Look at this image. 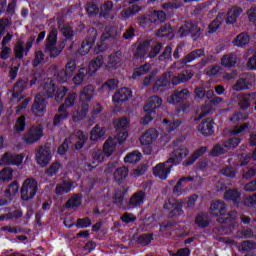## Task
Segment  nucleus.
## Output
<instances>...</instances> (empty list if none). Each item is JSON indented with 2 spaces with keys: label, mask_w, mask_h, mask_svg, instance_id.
Here are the masks:
<instances>
[{
  "label": "nucleus",
  "mask_w": 256,
  "mask_h": 256,
  "mask_svg": "<svg viewBox=\"0 0 256 256\" xmlns=\"http://www.w3.org/2000/svg\"><path fill=\"white\" fill-rule=\"evenodd\" d=\"M57 30L53 29L49 32L46 38V45L44 48L45 53H49L51 59H55V57H59L63 52V49L67 46V40L62 41L57 47Z\"/></svg>",
  "instance_id": "obj_1"
},
{
  "label": "nucleus",
  "mask_w": 256,
  "mask_h": 256,
  "mask_svg": "<svg viewBox=\"0 0 256 256\" xmlns=\"http://www.w3.org/2000/svg\"><path fill=\"white\" fill-rule=\"evenodd\" d=\"M189 97L191 92L187 88L176 89L167 99L170 105H178L179 111L185 113L189 109Z\"/></svg>",
  "instance_id": "obj_2"
},
{
  "label": "nucleus",
  "mask_w": 256,
  "mask_h": 256,
  "mask_svg": "<svg viewBox=\"0 0 256 256\" xmlns=\"http://www.w3.org/2000/svg\"><path fill=\"white\" fill-rule=\"evenodd\" d=\"M167 19V14L163 10H154L150 14H143L138 16V21L140 27L145 29V27H151V25H159V23H165Z\"/></svg>",
  "instance_id": "obj_3"
},
{
  "label": "nucleus",
  "mask_w": 256,
  "mask_h": 256,
  "mask_svg": "<svg viewBox=\"0 0 256 256\" xmlns=\"http://www.w3.org/2000/svg\"><path fill=\"white\" fill-rule=\"evenodd\" d=\"M39 191V183L35 178H26L20 188V197L22 201H31Z\"/></svg>",
  "instance_id": "obj_4"
},
{
  "label": "nucleus",
  "mask_w": 256,
  "mask_h": 256,
  "mask_svg": "<svg viewBox=\"0 0 256 256\" xmlns=\"http://www.w3.org/2000/svg\"><path fill=\"white\" fill-rule=\"evenodd\" d=\"M53 159V154L51 153V147L47 145H40L35 150V161L39 167L45 168Z\"/></svg>",
  "instance_id": "obj_5"
},
{
  "label": "nucleus",
  "mask_w": 256,
  "mask_h": 256,
  "mask_svg": "<svg viewBox=\"0 0 256 256\" xmlns=\"http://www.w3.org/2000/svg\"><path fill=\"white\" fill-rule=\"evenodd\" d=\"M178 35L180 39H185V37H191L193 41H197L201 37V28L194 24L193 22H186L178 29Z\"/></svg>",
  "instance_id": "obj_6"
},
{
  "label": "nucleus",
  "mask_w": 256,
  "mask_h": 256,
  "mask_svg": "<svg viewBox=\"0 0 256 256\" xmlns=\"http://www.w3.org/2000/svg\"><path fill=\"white\" fill-rule=\"evenodd\" d=\"M95 41H97V29L89 28L87 30L86 38L82 41L78 53H80V55H87L95 45Z\"/></svg>",
  "instance_id": "obj_7"
},
{
  "label": "nucleus",
  "mask_w": 256,
  "mask_h": 256,
  "mask_svg": "<svg viewBox=\"0 0 256 256\" xmlns=\"http://www.w3.org/2000/svg\"><path fill=\"white\" fill-rule=\"evenodd\" d=\"M213 217L216 218V222L222 225L223 231H225V203L221 200H216L210 204Z\"/></svg>",
  "instance_id": "obj_8"
},
{
  "label": "nucleus",
  "mask_w": 256,
  "mask_h": 256,
  "mask_svg": "<svg viewBox=\"0 0 256 256\" xmlns=\"http://www.w3.org/2000/svg\"><path fill=\"white\" fill-rule=\"evenodd\" d=\"M43 137V126L41 125H32L28 132L24 136V141L26 145H33L38 141H41Z\"/></svg>",
  "instance_id": "obj_9"
},
{
  "label": "nucleus",
  "mask_w": 256,
  "mask_h": 256,
  "mask_svg": "<svg viewBox=\"0 0 256 256\" xmlns=\"http://www.w3.org/2000/svg\"><path fill=\"white\" fill-rule=\"evenodd\" d=\"M47 103V99L41 95H37L32 104L33 115H35V117H43V115L47 113Z\"/></svg>",
  "instance_id": "obj_10"
},
{
  "label": "nucleus",
  "mask_w": 256,
  "mask_h": 256,
  "mask_svg": "<svg viewBox=\"0 0 256 256\" xmlns=\"http://www.w3.org/2000/svg\"><path fill=\"white\" fill-rule=\"evenodd\" d=\"M171 169H173V164L167 160L164 163H159L153 168L154 177H158L162 181H165L167 177H169V173H171Z\"/></svg>",
  "instance_id": "obj_11"
},
{
  "label": "nucleus",
  "mask_w": 256,
  "mask_h": 256,
  "mask_svg": "<svg viewBox=\"0 0 256 256\" xmlns=\"http://www.w3.org/2000/svg\"><path fill=\"white\" fill-rule=\"evenodd\" d=\"M197 131L203 137H211L215 133V121L211 118H205L198 124Z\"/></svg>",
  "instance_id": "obj_12"
},
{
  "label": "nucleus",
  "mask_w": 256,
  "mask_h": 256,
  "mask_svg": "<svg viewBox=\"0 0 256 256\" xmlns=\"http://www.w3.org/2000/svg\"><path fill=\"white\" fill-rule=\"evenodd\" d=\"M164 209L168 210V217L173 218V217H181L183 213V201L179 200L176 203H172L171 201H167L164 203L163 206Z\"/></svg>",
  "instance_id": "obj_13"
},
{
  "label": "nucleus",
  "mask_w": 256,
  "mask_h": 256,
  "mask_svg": "<svg viewBox=\"0 0 256 256\" xmlns=\"http://www.w3.org/2000/svg\"><path fill=\"white\" fill-rule=\"evenodd\" d=\"M59 29L63 37H65L62 41H66L67 51H73V45H75V42L73 41V37H75L73 27L69 26V24H63L62 27L59 25Z\"/></svg>",
  "instance_id": "obj_14"
},
{
  "label": "nucleus",
  "mask_w": 256,
  "mask_h": 256,
  "mask_svg": "<svg viewBox=\"0 0 256 256\" xmlns=\"http://www.w3.org/2000/svg\"><path fill=\"white\" fill-rule=\"evenodd\" d=\"M23 159L24 156L21 154L6 152L0 159V165H15L19 167V165H22Z\"/></svg>",
  "instance_id": "obj_15"
},
{
  "label": "nucleus",
  "mask_w": 256,
  "mask_h": 256,
  "mask_svg": "<svg viewBox=\"0 0 256 256\" xmlns=\"http://www.w3.org/2000/svg\"><path fill=\"white\" fill-rule=\"evenodd\" d=\"M163 105V99L159 96H152L148 98L147 103L144 105V111L149 112L150 115H157V109Z\"/></svg>",
  "instance_id": "obj_16"
},
{
  "label": "nucleus",
  "mask_w": 256,
  "mask_h": 256,
  "mask_svg": "<svg viewBox=\"0 0 256 256\" xmlns=\"http://www.w3.org/2000/svg\"><path fill=\"white\" fill-rule=\"evenodd\" d=\"M75 181L73 180H62L56 185L55 193L58 197H61V195H67V193H71L73 189H75Z\"/></svg>",
  "instance_id": "obj_17"
},
{
  "label": "nucleus",
  "mask_w": 256,
  "mask_h": 256,
  "mask_svg": "<svg viewBox=\"0 0 256 256\" xmlns=\"http://www.w3.org/2000/svg\"><path fill=\"white\" fill-rule=\"evenodd\" d=\"M193 70H183L182 73L170 78V87H176V85H181V83H187L193 79Z\"/></svg>",
  "instance_id": "obj_18"
},
{
  "label": "nucleus",
  "mask_w": 256,
  "mask_h": 256,
  "mask_svg": "<svg viewBox=\"0 0 256 256\" xmlns=\"http://www.w3.org/2000/svg\"><path fill=\"white\" fill-rule=\"evenodd\" d=\"M189 156V149L187 148H178L172 152V156L168 159V163L173 165H179L185 157Z\"/></svg>",
  "instance_id": "obj_19"
},
{
  "label": "nucleus",
  "mask_w": 256,
  "mask_h": 256,
  "mask_svg": "<svg viewBox=\"0 0 256 256\" xmlns=\"http://www.w3.org/2000/svg\"><path fill=\"white\" fill-rule=\"evenodd\" d=\"M145 197H147L145 192L143 190H139L130 197L127 206L129 207V209L141 207V205L145 203Z\"/></svg>",
  "instance_id": "obj_20"
},
{
  "label": "nucleus",
  "mask_w": 256,
  "mask_h": 256,
  "mask_svg": "<svg viewBox=\"0 0 256 256\" xmlns=\"http://www.w3.org/2000/svg\"><path fill=\"white\" fill-rule=\"evenodd\" d=\"M159 137V132L155 128H149L144 134L140 137L141 145H153Z\"/></svg>",
  "instance_id": "obj_21"
},
{
  "label": "nucleus",
  "mask_w": 256,
  "mask_h": 256,
  "mask_svg": "<svg viewBox=\"0 0 256 256\" xmlns=\"http://www.w3.org/2000/svg\"><path fill=\"white\" fill-rule=\"evenodd\" d=\"M253 87V78L249 75H244L239 78L236 83L232 86L234 91H245Z\"/></svg>",
  "instance_id": "obj_22"
},
{
  "label": "nucleus",
  "mask_w": 256,
  "mask_h": 256,
  "mask_svg": "<svg viewBox=\"0 0 256 256\" xmlns=\"http://www.w3.org/2000/svg\"><path fill=\"white\" fill-rule=\"evenodd\" d=\"M154 239L153 233H144L140 235L135 233L132 236V240L135 241L136 245H140V247H148Z\"/></svg>",
  "instance_id": "obj_23"
},
{
  "label": "nucleus",
  "mask_w": 256,
  "mask_h": 256,
  "mask_svg": "<svg viewBox=\"0 0 256 256\" xmlns=\"http://www.w3.org/2000/svg\"><path fill=\"white\" fill-rule=\"evenodd\" d=\"M29 88V79L27 78H19L17 82L14 84L12 97L13 99H19V96L25 89Z\"/></svg>",
  "instance_id": "obj_24"
},
{
  "label": "nucleus",
  "mask_w": 256,
  "mask_h": 256,
  "mask_svg": "<svg viewBox=\"0 0 256 256\" xmlns=\"http://www.w3.org/2000/svg\"><path fill=\"white\" fill-rule=\"evenodd\" d=\"M132 97V93L127 88H122L116 91L112 97L113 103L115 105H120V103H125V101H129V98Z\"/></svg>",
  "instance_id": "obj_25"
},
{
  "label": "nucleus",
  "mask_w": 256,
  "mask_h": 256,
  "mask_svg": "<svg viewBox=\"0 0 256 256\" xmlns=\"http://www.w3.org/2000/svg\"><path fill=\"white\" fill-rule=\"evenodd\" d=\"M149 47H151V41L144 40L140 42L134 52L135 59H145L147 53H149Z\"/></svg>",
  "instance_id": "obj_26"
},
{
  "label": "nucleus",
  "mask_w": 256,
  "mask_h": 256,
  "mask_svg": "<svg viewBox=\"0 0 256 256\" xmlns=\"http://www.w3.org/2000/svg\"><path fill=\"white\" fill-rule=\"evenodd\" d=\"M95 97V87L93 85H86L80 91V103H89Z\"/></svg>",
  "instance_id": "obj_27"
},
{
  "label": "nucleus",
  "mask_w": 256,
  "mask_h": 256,
  "mask_svg": "<svg viewBox=\"0 0 256 256\" xmlns=\"http://www.w3.org/2000/svg\"><path fill=\"white\" fill-rule=\"evenodd\" d=\"M225 200L232 201L234 207L241 205V192L237 189H229L225 191Z\"/></svg>",
  "instance_id": "obj_28"
},
{
  "label": "nucleus",
  "mask_w": 256,
  "mask_h": 256,
  "mask_svg": "<svg viewBox=\"0 0 256 256\" xmlns=\"http://www.w3.org/2000/svg\"><path fill=\"white\" fill-rule=\"evenodd\" d=\"M204 55H205V49L203 48L193 50L183 57L181 64L187 65V63H193L195 59H199Z\"/></svg>",
  "instance_id": "obj_29"
},
{
  "label": "nucleus",
  "mask_w": 256,
  "mask_h": 256,
  "mask_svg": "<svg viewBox=\"0 0 256 256\" xmlns=\"http://www.w3.org/2000/svg\"><path fill=\"white\" fill-rule=\"evenodd\" d=\"M207 151H209V148H207V146L200 147L193 152V154L183 163V165H185V167H191V165H193V163H195V161H197L199 157H203V155H205Z\"/></svg>",
  "instance_id": "obj_30"
},
{
  "label": "nucleus",
  "mask_w": 256,
  "mask_h": 256,
  "mask_svg": "<svg viewBox=\"0 0 256 256\" xmlns=\"http://www.w3.org/2000/svg\"><path fill=\"white\" fill-rule=\"evenodd\" d=\"M57 91V86H55V82L51 79H47L44 82V87H43V93L44 97L46 99H53L55 97V92Z\"/></svg>",
  "instance_id": "obj_31"
},
{
  "label": "nucleus",
  "mask_w": 256,
  "mask_h": 256,
  "mask_svg": "<svg viewBox=\"0 0 256 256\" xmlns=\"http://www.w3.org/2000/svg\"><path fill=\"white\" fill-rule=\"evenodd\" d=\"M87 113H89V103L81 102L76 114L73 116V121L75 123L83 121L87 117Z\"/></svg>",
  "instance_id": "obj_32"
},
{
  "label": "nucleus",
  "mask_w": 256,
  "mask_h": 256,
  "mask_svg": "<svg viewBox=\"0 0 256 256\" xmlns=\"http://www.w3.org/2000/svg\"><path fill=\"white\" fill-rule=\"evenodd\" d=\"M251 41V36L247 34V32H242L236 36V38L232 41L235 47H247Z\"/></svg>",
  "instance_id": "obj_33"
},
{
  "label": "nucleus",
  "mask_w": 256,
  "mask_h": 256,
  "mask_svg": "<svg viewBox=\"0 0 256 256\" xmlns=\"http://www.w3.org/2000/svg\"><path fill=\"white\" fill-rule=\"evenodd\" d=\"M119 67H121V54H111L106 69H108V71H115V69H119Z\"/></svg>",
  "instance_id": "obj_34"
},
{
  "label": "nucleus",
  "mask_w": 256,
  "mask_h": 256,
  "mask_svg": "<svg viewBox=\"0 0 256 256\" xmlns=\"http://www.w3.org/2000/svg\"><path fill=\"white\" fill-rule=\"evenodd\" d=\"M77 102V93L70 92L67 94L64 103L60 105V111H67V109H71V107L75 106V103Z\"/></svg>",
  "instance_id": "obj_35"
},
{
  "label": "nucleus",
  "mask_w": 256,
  "mask_h": 256,
  "mask_svg": "<svg viewBox=\"0 0 256 256\" xmlns=\"http://www.w3.org/2000/svg\"><path fill=\"white\" fill-rule=\"evenodd\" d=\"M76 139H77V141L74 144V149L76 151H81V149H83V147H85V144L89 140V136H87V134H85V132L78 130L76 132Z\"/></svg>",
  "instance_id": "obj_36"
},
{
  "label": "nucleus",
  "mask_w": 256,
  "mask_h": 256,
  "mask_svg": "<svg viewBox=\"0 0 256 256\" xmlns=\"http://www.w3.org/2000/svg\"><path fill=\"white\" fill-rule=\"evenodd\" d=\"M105 61V58H103V55H98L96 58L92 59L88 66V73L91 71L92 73H97L99 69H101L103 63Z\"/></svg>",
  "instance_id": "obj_37"
},
{
  "label": "nucleus",
  "mask_w": 256,
  "mask_h": 256,
  "mask_svg": "<svg viewBox=\"0 0 256 256\" xmlns=\"http://www.w3.org/2000/svg\"><path fill=\"white\" fill-rule=\"evenodd\" d=\"M105 133H107V129L96 124L90 132V139L91 141H99V139H103V137H105Z\"/></svg>",
  "instance_id": "obj_38"
},
{
  "label": "nucleus",
  "mask_w": 256,
  "mask_h": 256,
  "mask_svg": "<svg viewBox=\"0 0 256 256\" xmlns=\"http://www.w3.org/2000/svg\"><path fill=\"white\" fill-rule=\"evenodd\" d=\"M142 158L143 154H141L139 150H134L124 157V163H130L132 165H135L136 163H139Z\"/></svg>",
  "instance_id": "obj_39"
},
{
  "label": "nucleus",
  "mask_w": 256,
  "mask_h": 256,
  "mask_svg": "<svg viewBox=\"0 0 256 256\" xmlns=\"http://www.w3.org/2000/svg\"><path fill=\"white\" fill-rule=\"evenodd\" d=\"M89 75V69L82 67L78 70V72L72 78L74 85L79 86L82 85L83 81H85L86 76Z\"/></svg>",
  "instance_id": "obj_40"
},
{
  "label": "nucleus",
  "mask_w": 256,
  "mask_h": 256,
  "mask_svg": "<svg viewBox=\"0 0 256 256\" xmlns=\"http://www.w3.org/2000/svg\"><path fill=\"white\" fill-rule=\"evenodd\" d=\"M129 175V168L122 166L120 168H117L114 172V179L116 183H123L125 179H127V176Z\"/></svg>",
  "instance_id": "obj_41"
},
{
  "label": "nucleus",
  "mask_w": 256,
  "mask_h": 256,
  "mask_svg": "<svg viewBox=\"0 0 256 256\" xmlns=\"http://www.w3.org/2000/svg\"><path fill=\"white\" fill-rule=\"evenodd\" d=\"M77 227V229H87L88 227H91L93 225V222L91 221V218L84 217V218H78L76 221V224H70L67 226L68 229H71V227Z\"/></svg>",
  "instance_id": "obj_42"
},
{
  "label": "nucleus",
  "mask_w": 256,
  "mask_h": 256,
  "mask_svg": "<svg viewBox=\"0 0 256 256\" xmlns=\"http://www.w3.org/2000/svg\"><path fill=\"white\" fill-rule=\"evenodd\" d=\"M161 87L171 88V75L163 74L154 84L155 89H161Z\"/></svg>",
  "instance_id": "obj_43"
},
{
  "label": "nucleus",
  "mask_w": 256,
  "mask_h": 256,
  "mask_svg": "<svg viewBox=\"0 0 256 256\" xmlns=\"http://www.w3.org/2000/svg\"><path fill=\"white\" fill-rule=\"evenodd\" d=\"M81 205H83V196L75 195L67 200L65 207L75 209V207H81Z\"/></svg>",
  "instance_id": "obj_44"
},
{
  "label": "nucleus",
  "mask_w": 256,
  "mask_h": 256,
  "mask_svg": "<svg viewBox=\"0 0 256 256\" xmlns=\"http://www.w3.org/2000/svg\"><path fill=\"white\" fill-rule=\"evenodd\" d=\"M254 249H256V243L251 240H245L238 246V250L241 253H249V251H253Z\"/></svg>",
  "instance_id": "obj_45"
},
{
  "label": "nucleus",
  "mask_w": 256,
  "mask_h": 256,
  "mask_svg": "<svg viewBox=\"0 0 256 256\" xmlns=\"http://www.w3.org/2000/svg\"><path fill=\"white\" fill-rule=\"evenodd\" d=\"M59 169H61V162L56 161L45 171V175L47 177H57L59 175Z\"/></svg>",
  "instance_id": "obj_46"
},
{
  "label": "nucleus",
  "mask_w": 256,
  "mask_h": 256,
  "mask_svg": "<svg viewBox=\"0 0 256 256\" xmlns=\"http://www.w3.org/2000/svg\"><path fill=\"white\" fill-rule=\"evenodd\" d=\"M19 193V182L17 180L13 181L8 185L5 190V197H15Z\"/></svg>",
  "instance_id": "obj_47"
},
{
  "label": "nucleus",
  "mask_w": 256,
  "mask_h": 256,
  "mask_svg": "<svg viewBox=\"0 0 256 256\" xmlns=\"http://www.w3.org/2000/svg\"><path fill=\"white\" fill-rule=\"evenodd\" d=\"M58 112L60 113L54 116V127H58V125H61V123H63V121H65L69 117V113L66 109L60 110V108H58Z\"/></svg>",
  "instance_id": "obj_48"
},
{
  "label": "nucleus",
  "mask_w": 256,
  "mask_h": 256,
  "mask_svg": "<svg viewBox=\"0 0 256 256\" xmlns=\"http://www.w3.org/2000/svg\"><path fill=\"white\" fill-rule=\"evenodd\" d=\"M163 123L168 125L166 128V131L168 133H173V131H177V129H179V127H181V123H183V121H181V119H177V120H173V121L164 119Z\"/></svg>",
  "instance_id": "obj_49"
},
{
  "label": "nucleus",
  "mask_w": 256,
  "mask_h": 256,
  "mask_svg": "<svg viewBox=\"0 0 256 256\" xmlns=\"http://www.w3.org/2000/svg\"><path fill=\"white\" fill-rule=\"evenodd\" d=\"M111 11H113V2L106 1L104 4H102L100 8V17H104V19H107V17L111 15Z\"/></svg>",
  "instance_id": "obj_50"
},
{
  "label": "nucleus",
  "mask_w": 256,
  "mask_h": 256,
  "mask_svg": "<svg viewBox=\"0 0 256 256\" xmlns=\"http://www.w3.org/2000/svg\"><path fill=\"white\" fill-rule=\"evenodd\" d=\"M69 93V88L65 86H60L56 89V92L54 93V99L56 103H61L63 99H65V96Z\"/></svg>",
  "instance_id": "obj_51"
},
{
  "label": "nucleus",
  "mask_w": 256,
  "mask_h": 256,
  "mask_svg": "<svg viewBox=\"0 0 256 256\" xmlns=\"http://www.w3.org/2000/svg\"><path fill=\"white\" fill-rule=\"evenodd\" d=\"M119 87V81L115 78L108 79L103 85L102 89L104 91H108V93H111V91H115Z\"/></svg>",
  "instance_id": "obj_52"
},
{
  "label": "nucleus",
  "mask_w": 256,
  "mask_h": 256,
  "mask_svg": "<svg viewBox=\"0 0 256 256\" xmlns=\"http://www.w3.org/2000/svg\"><path fill=\"white\" fill-rule=\"evenodd\" d=\"M14 54L16 59H23L25 55V42L18 41L14 46Z\"/></svg>",
  "instance_id": "obj_53"
},
{
  "label": "nucleus",
  "mask_w": 256,
  "mask_h": 256,
  "mask_svg": "<svg viewBox=\"0 0 256 256\" xmlns=\"http://www.w3.org/2000/svg\"><path fill=\"white\" fill-rule=\"evenodd\" d=\"M236 237L238 239H253L255 237V232L251 228H243L242 230H238L236 233Z\"/></svg>",
  "instance_id": "obj_54"
},
{
  "label": "nucleus",
  "mask_w": 256,
  "mask_h": 256,
  "mask_svg": "<svg viewBox=\"0 0 256 256\" xmlns=\"http://www.w3.org/2000/svg\"><path fill=\"white\" fill-rule=\"evenodd\" d=\"M256 94L252 93V94H248L247 96L243 97L238 105L241 109V111H247V109H249V107H251V102H249V99H255Z\"/></svg>",
  "instance_id": "obj_55"
},
{
  "label": "nucleus",
  "mask_w": 256,
  "mask_h": 256,
  "mask_svg": "<svg viewBox=\"0 0 256 256\" xmlns=\"http://www.w3.org/2000/svg\"><path fill=\"white\" fill-rule=\"evenodd\" d=\"M13 179V169L4 168L0 171V185L2 183H7V181H11Z\"/></svg>",
  "instance_id": "obj_56"
},
{
  "label": "nucleus",
  "mask_w": 256,
  "mask_h": 256,
  "mask_svg": "<svg viewBox=\"0 0 256 256\" xmlns=\"http://www.w3.org/2000/svg\"><path fill=\"white\" fill-rule=\"evenodd\" d=\"M195 224L200 229H207L209 227V219L204 214H198L195 218Z\"/></svg>",
  "instance_id": "obj_57"
},
{
  "label": "nucleus",
  "mask_w": 256,
  "mask_h": 256,
  "mask_svg": "<svg viewBox=\"0 0 256 256\" xmlns=\"http://www.w3.org/2000/svg\"><path fill=\"white\" fill-rule=\"evenodd\" d=\"M151 71V64L146 63L144 65H141L137 70H135L132 74L133 79H136V77H141L142 75H146V73H149Z\"/></svg>",
  "instance_id": "obj_58"
},
{
  "label": "nucleus",
  "mask_w": 256,
  "mask_h": 256,
  "mask_svg": "<svg viewBox=\"0 0 256 256\" xmlns=\"http://www.w3.org/2000/svg\"><path fill=\"white\" fill-rule=\"evenodd\" d=\"M124 202H125V194L123 193V191L117 190L113 196L114 205H117L119 209H121L123 207Z\"/></svg>",
  "instance_id": "obj_59"
},
{
  "label": "nucleus",
  "mask_w": 256,
  "mask_h": 256,
  "mask_svg": "<svg viewBox=\"0 0 256 256\" xmlns=\"http://www.w3.org/2000/svg\"><path fill=\"white\" fill-rule=\"evenodd\" d=\"M243 139L241 137H232L225 141V148L226 149H236L239 147V143H241Z\"/></svg>",
  "instance_id": "obj_60"
},
{
  "label": "nucleus",
  "mask_w": 256,
  "mask_h": 256,
  "mask_svg": "<svg viewBox=\"0 0 256 256\" xmlns=\"http://www.w3.org/2000/svg\"><path fill=\"white\" fill-rule=\"evenodd\" d=\"M71 77H73L69 72H67L65 69L60 70L57 74V81L59 83H67V81L71 80Z\"/></svg>",
  "instance_id": "obj_61"
},
{
  "label": "nucleus",
  "mask_w": 256,
  "mask_h": 256,
  "mask_svg": "<svg viewBox=\"0 0 256 256\" xmlns=\"http://www.w3.org/2000/svg\"><path fill=\"white\" fill-rule=\"evenodd\" d=\"M237 65V55L231 53L225 55V67L231 69V67H235Z\"/></svg>",
  "instance_id": "obj_62"
},
{
  "label": "nucleus",
  "mask_w": 256,
  "mask_h": 256,
  "mask_svg": "<svg viewBox=\"0 0 256 256\" xmlns=\"http://www.w3.org/2000/svg\"><path fill=\"white\" fill-rule=\"evenodd\" d=\"M249 117L248 113L236 112L230 118L231 123H239V121H245Z\"/></svg>",
  "instance_id": "obj_63"
},
{
  "label": "nucleus",
  "mask_w": 256,
  "mask_h": 256,
  "mask_svg": "<svg viewBox=\"0 0 256 256\" xmlns=\"http://www.w3.org/2000/svg\"><path fill=\"white\" fill-rule=\"evenodd\" d=\"M173 28H171V25L169 24H164L163 26H161L156 35L157 37H167L169 35V33H171Z\"/></svg>",
  "instance_id": "obj_64"
}]
</instances>
